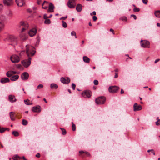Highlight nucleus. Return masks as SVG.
I'll return each mask as SVG.
<instances>
[{
	"label": "nucleus",
	"instance_id": "obj_28",
	"mask_svg": "<svg viewBox=\"0 0 160 160\" xmlns=\"http://www.w3.org/2000/svg\"><path fill=\"white\" fill-rule=\"evenodd\" d=\"M5 26V25L4 22H0V32H1L2 30L4 29Z\"/></svg>",
	"mask_w": 160,
	"mask_h": 160
},
{
	"label": "nucleus",
	"instance_id": "obj_21",
	"mask_svg": "<svg viewBox=\"0 0 160 160\" xmlns=\"http://www.w3.org/2000/svg\"><path fill=\"white\" fill-rule=\"evenodd\" d=\"M10 82L9 79L8 78H2L0 80L1 83L4 84L6 82Z\"/></svg>",
	"mask_w": 160,
	"mask_h": 160
},
{
	"label": "nucleus",
	"instance_id": "obj_24",
	"mask_svg": "<svg viewBox=\"0 0 160 160\" xmlns=\"http://www.w3.org/2000/svg\"><path fill=\"white\" fill-rule=\"evenodd\" d=\"M19 78V76L17 75H15L13 76H12L10 79L12 81H15L17 80Z\"/></svg>",
	"mask_w": 160,
	"mask_h": 160
},
{
	"label": "nucleus",
	"instance_id": "obj_14",
	"mask_svg": "<svg viewBox=\"0 0 160 160\" xmlns=\"http://www.w3.org/2000/svg\"><path fill=\"white\" fill-rule=\"evenodd\" d=\"M37 32L36 29L35 28H33L31 29L28 32V34L29 36L32 37L35 35Z\"/></svg>",
	"mask_w": 160,
	"mask_h": 160
},
{
	"label": "nucleus",
	"instance_id": "obj_6",
	"mask_svg": "<svg viewBox=\"0 0 160 160\" xmlns=\"http://www.w3.org/2000/svg\"><path fill=\"white\" fill-rule=\"evenodd\" d=\"M9 41L12 42L11 44L14 46L17 44V38L14 36H10L9 38Z\"/></svg>",
	"mask_w": 160,
	"mask_h": 160
},
{
	"label": "nucleus",
	"instance_id": "obj_35",
	"mask_svg": "<svg viewBox=\"0 0 160 160\" xmlns=\"http://www.w3.org/2000/svg\"><path fill=\"white\" fill-rule=\"evenodd\" d=\"M120 20H122V21H127V19L126 17L125 16H123L121 17V18H120Z\"/></svg>",
	"mask_w": 160,
	"mask_h": 160
},
{
	"label": "nucleus",
	"instance_id": "obj_12",
	"mask_svg": "<svg viewBox=\"0 0 160 160\" xmlns=\"http://www.w3.org/2000/svg\"><path fill=\"white\" fill-rule=\"evenodd\" d=\"M32 110L33 112L38 113L41 111V108L40 106L38 105L32 107Z\"/></svg>",
	"mask_w": 160,
	"mask_h": 160
},
{
	"label": "nucleus",
	"instance_id": "obj_13",
	"mask_svg": "<svg viewBox=\"0 0 160 160\" xmlns=\"http://www.w3.org/2000/svg\"><path fill=\"white\" fill-rule=\"evenodd\" d=\"M8 100L12 103L15 102L17 101L15 96L11 94L8 96Z\"/></svg>",
	"mask_w": 160,
	"mask_h": 160
},
{
	"label": "nucleus",
	"instance_id": "obj_53",
	"mask_svg": "<svg viewBox=\"0 0 160 160\" xmlns=\"http://www.w3.org/2000/svg\"><path fill=\"white\" fill-rule=\"evenodd\" d=\"M36 157L38 158H39L40 157V154L39 153H37V154L36 155Z\"/></svg>",
	"mask_w": 160,
	"mask_h": 160
},
{
	"label": "nucleus",
	"instance_id": "obj_58",
	"mask_svg": "<svg viewBox=\"0 0 160 160\" xmlns=\"http://www.w3.org/2000/svg\"><path fill=\"white\" fill-rule=\"evenodd\" d=\"M118 73H116L115 74V76H114V78H118Z\"/></svg>",
	"mask_w": 160,
	"mask_h": 160
},
{
	"label": "nucleus",
	"instance_id": "obj_4",
	"mask_svg": "<svg viewBox=\"0 0 160 160\" xmlns=\"http://www.w3.org/2000/svg\"><path fill=\"white\" fill-rule=\"evenodd\" d=\"M119 89V88L117 86H112L109 87L108 90L110 92L113 93L116 92Z\"/></svg>",
	"mask_w": 160,
	"mask_h": 160
},
{
	"label": "nucleus",
	"instance_id": "obj_29",
	"mask_svg": "<svg viewBox=\"0 0 160 160\" xmlns=\"http://www.w3.org/2000/svg\"><path fill=\"white\" fill-rule=\"evenodd\" d=\"M50 88H51L56 89L58 88V85L56 84H51L50 85Z\"/></svg>",
	"mask_w": 160,
	"mask_h": 160
},
{
	"label": "nucleus",
	"instance_id": "obj_11",
	"mask_svg": "<svg viewBox=\"0 0 160 160\" xmlns=\"http://www.w3.org/2000/svg\"><path fill=\"white\" fill-rule=\"evenodd\" d=\"M91 92L89 90H87L85 91L82 92V96L85 98H89L91 96Z\"/></svg>",
	"mask_w": 160,
	"mask_h": 160
},
{
	"label": "nucleus",
	"instance_id": "obj_37",
	"mask_svg": "<svg viewBox=\"0 0 160 160\" xmlns=\"http://www.w3.org/2000/svg\"><path fill=\"white\" fill-rule=\"evenodd\" d=\"M44 23L46 24H50L51 23V21L49 19H47L45 20L44 21Z\"/></svg>",
	"mask_w": 160,
	"mask_h": 160
},
{
	"label": "nucleus",
	"instance_id": "obj_22",
	"mask_svg": "<svg viewBox=\"0 0 160 160\" xmlns=\"http://www.w3.org/2000/svg\"><path fill=\"white\" fill-rule=\"evenodd\" d=\"M82 5L80 4H78L76 7V9L77 11L78 12H80L82 10Z\"/></svg>",
	"mask_w": 160,
	"mask_h": 160
},
{
	"label": "nucleus",
	"instance_id": "obj_30",
	"mask_svg": "<svg viewBox=\"0 0 160 160\" xmlns=\"http://www.w3.org/2000/svg\"><path fill=\"white\" fill-rule=\"evenodd\" d=\"M155 16L158 18H160V11H156L155 12Z\"/></svg>",
	"mask_w": 160,
	"mask_h": 160
},
{
	"label": "nucleus",
	"instance_id": "obj_43",
	"mask_svg": "<svg viewBox=\"0 0 160 160\" xmlns=\"http://www.w3.org/2000/svg\"><path fill=\"white\" fill-rule=\"evenodd\" d=\"M43 87V85L42 84H39L37 87V89H40L42 88Z\"/></svg>",
	"mask_w": 160,
	"mask_h": 160
},
{
	"label": "nucleus",
	"instance_id": "obj_8",
	"mask_svg": "<svg viewBox=\"0 0 160 160\" xmlns=\"http://www.w3.org/2000/svg\"><path fill=\"white\" fill-rule=\"evenodd\" d=\"M10 59L13 63H17L20 61L19 57L16 55H12L10 58Z\"/></svg>",
	"mask_w": 160,
	"mask_h": 160
},
{
	"label": "nucleus",
	"instance_id": "obj_9",
	"mask_svg": "<svg viewBox=\"0 0 160 160\" xmlns=\"http://www.w3.org/2000/svg\"><path fill=\"white\" fill-rule=\"evenodd\" d=\"M150 42L149 41L142 40L141 41V45L142 47L146 48L149 47Z\"/></svg>",
	"mask_w": 160,
	"mask_h": 160
},
{
	"label": "nucleus",
	"instance_id": "obj_3",
	"mask_svg": "<svg viewBox=\"0 0 160 160\" xmlns=\"http://www.w3.org/2000/svg\"><path fill=\"white\" fill-rule=\"evenodd\" d=\"M106 99L104 97H98L95 99V102L97 104H103L106 101Z\"/></svg>",
	"mask_w": 160,
	"mask_h": 160
},
{
	"label": "nucleus",
	"instance_id": "obj_64",
	"mask_svg": "<svg viewBox=\"0 0 160 160\" xmlns=\"http://www.w3.org/2000/svg\"><path fill=\"white\" fill-rule=\"evenodd\" d=\"M89 26H92V24L91 23V22H89Z\"/></svg>",
	"mask_w": 160,
	"mask_h": 160
},
{
	"label": "nucleus",
	"instance_id": "obj_46",
	"mask_svg": "<svg viewBox=\"0 0 160 160\" xmlns=\"http://www.w3.org/2000/svg\"><path fill=\"white\" fill-rule=\"evenodd\" d=\"M156 124L157 125H160V120H158L157 122H155Z\"/></svg>",
	"mask_w": 160,
	"mask_h": 160
},
{
	"label": "nucleus",
	"instance_id": "obj_19",
	"mask_svg": "<svg viewBox=\"0 0 160 160\" xmlns=\"http://www.w3.org/2000/svg\"><path fill=\"white\" fill-rule=\"evenodd\" d=\"M25 0H16V2L18 6H22L24 3Z\"/></svg>",
	"mask_w": 160,
	"mask_h": 160
},
{
	"label": "nucleus",
	"instance_id": "obj_5",
	"mask_svg": "<svg viewBox=\"0 0 160 160\" xmlns=\"http://www.w3.org/2000/svg\"><path fill=\"white\" fill-rule=\"evenodd\" d=\"M31 58L29 57L28 59L24 60L22 62V64L25 67H28L31 63Z\"/></svg>",
	"mask_w": 160,
	"mask_h": 160
},
{
	"label": "nucleus",
	"instance_id": "obj_39",
	"mask_svg": "<svg viewBox=\"0 0 160 160\" xmlns=\"http://www.w3.org/2000/svg\"><path fill=\"white\" fill-rule=\"evenodd\" d=\"M72 129L73 131H75L76 130L75 125L73 122L72 123Z\"/></svg>",
	"mask_w": 160,
	"mask_h": 160
},
{
	"label": "nucleus",
	"instance_id": "obj_18",
	"mask_svg": "<svg viewBox=\"0 0 160 160\" xmlns=\"http://www.w3.org/2000/svg\"><path fill=\"white\" fill-rule=\"evenodd\" d=\"M3 2L5 5L10 6L12 5V0H3Z\"/></svg>",
	"mask_w": 160,
	"mask_h": 160
},
{
	"label": "nucleus",
	"instance_id": "obj_54",
	"mask_svg": "<svg viewBox=\"0 0 160 160\" xmlns=\"http://www.w3.org/2000/svg\"><path fill=\"white\" fill-rule=\"evenodd\" d=\"M44 19H47L48 18V17H47V16L46 15H44Z\"/></svg>",
	"mask_w": 160,
	"mask_h": 160
},
{
	"label": "nucleus",
	"instance_id": "obj_36",
	"mask_svg": "<svg viewBox=\"0 0 160 160\" xmlns=\"http://www.w3.org/2000/svg\"><path fill=\"white\" fill-rule=\"evenodd\" d=\"M28 123V122L25 119H23L22 122V124L24 125H26Z\"/></svg>",
	"mask_w": 160,
	"mask_h": 160
},
{
	"label": "nucleus",
	"instance_id": "obj_33",
	"mask_svg": "<svg viewBox=\"0 0 160 160\" xmlns=\"http://www.w3.org/2000/svg\"><path fill=\"white\" fill-rule=\"evenodd\" d=\"M79 152L80 153H84L86 154L88 156H90V154L87 152L85 151H81Z\"/></svg>",
	"mask_w": 160,
	"mask_h": 160
},
{
	"label": "nucleus",
	"instance_id": "obj_63",
	"mask_svg": "<svg viewBox=\"0 0 160 160\" xmlns=\"http://www.w3.org/2000/svg\"><path fill=\"white\" fill-rule=\"evenodd\" d=\"M27 38V37H24L23 38H22V39L23 40H25Z\"/></svg>",
	"mask_w": 160,
	"mask_h": 160
},
{
	"label": "nucleus",
	"instance_id": "obj_40",
	"mask_svg": "<svg viewBox=\"0 0 160 160\" xmlns=\"http://www.w3.org/2000/svg\"><path fill=\"white\" fill-rule=\"evenodd\" d=\"M147 152H152L154 155H155V152L154 150L153 149H150L148 150Z\"/></svg>",
	"mask_w": 160,
	"mask_h": 160
},
{
	"label": "nucleus",
	"instance_id": "obj_34",
	"mask_svg": "<svg viewBox=\"0 0 160 160\" xmlns=\"http://www.w3.org/2000/svg\"><path fill=\"white\" fill-rule=\"evenodd\" d=\"M12 134L15 137L18 136L19 135L18 132L16 131H13L12 132Z\"/></svg>",
	"mask_w": 160,
	"mask_h": 160
},
{
	"label": "nucleus",
	"instance_id": "obj_15",
	"mask_svg": "<svg viewBox=\"0 0 160 160\" xmlns=\"http://www.w3.org/2000/svg\"><path fill=\"white\" fill-rule=\"evenodd\" d=\"M133 108L134 111H139L142 109V106L140 105H138L137 103H136L133 105Z\"/></svg>",
	"mask_w": 160,
	"mask_h": 160
},
{
	"label": "nucleus",
	"instance_id": "obj_10",
	"mask_svg": "<svg viewBox=\"0 0 160 160\" xmlns=\"http://www.w3.org/2000/svg\"><path fill=\"white\" fill-rule=\"evenodd\" d=\"M60 81L63 84H68L70 82V79L68 77H67L66 78L62 77L61 78Z\"/></svg>",
	"mask_w": 160,
	"mask_h": 160
},
{
	"label": "nucleus",
	"instance_id": "obj_1",
	"mask_svg": "<svg viewBox=\"0 0 160 160\" xmlns=\"http://www.w3.org/2000/svg\"><path fill=\"white\" fill-rule=\"evenodd\" d=\"M26 53L27 55L29 56L30 55L33 56L34 55L36 52L34 50V48L31 46L26 45Z\"/></svg>",
	"mask_w": 160,
	"mask_h": 160
},
{
	"label": "nucleus",
	"instance_id": "obj_17",
	"mask_svg": "<svg viewBox=\"0 0 160 160\" xmlns=\"http://www.w3.org/2000/svg\"><path fill=\"white\" fill-rule=\"evenodd\" d=\"M54 8V5L52 3H50L49 5V8L48 10V12H53Z\"/></svg>",
	"mask_w": 160,
	"mask_h": 160
},
{
	"label": "nucleus",
	"instance_id": "obj_23",
	"mask_svg": "<svg viewBox=\"0 0 160 160\" xmlns=\"http://www.w3.org/2000/svg\"><path fill=\"white\" fill-rule=\"evenodd\" d=\"M10 116L12 120H14L15 119L14 113L13 112H11L9 113Z\"/></svg>",
	"mask_w": 160,
	"mask_h": 160
},
{
	"label": "nucleus",
	"instance_id": "obj_59",
	"mask_svg": "<svg viewBox=\"0 0 160 160\" xmlns=\"http://www.w3.org/2000/svg\"><path fill=\"white\" fill-rule=\"evenodd\" d=\"M124 93V91L122 89H121L120 93L121 94H123Z\"/></svg>",
	"mask_w": 160,
	"mask_h": 160
},
{
	"label": "nucleus",
	"instance_id": "obj_45",
	"mask_svg": "<svg viewBox=\"0 0 160 160\" xmlns=\"http://www.w3.org/2000/svg\"><path fill=\"white\" fill-rule=\"evenodd\" d=\"M93 83L95 85H98V82L97 80H95L94 81Z\"/></svg>",
	"mask_w": 160,
	"mask_h": 160
},
{
	"label": "nucleus",
	"instance_id": "obj_52",
	"mask_svg": "<svg viewBox=\"0 0 160 160\" xmlns=\"http://www.w3.org/2000/svg\"><path fill=\"white\" fill-rule=\"evenodd\" d=\"M97 19V17L95 16H94L93 17V19L94 21H96Z\"/></svg>",
	"mask_w": 160,
	"mask_h": 160
},
{
	"label": "nucleus",
	"instance_id": "obj_49",
	"mask_svg": "<svg viewBox=\"0 0 160 160\" xmlns=\"http://www.w3.org/2000/svg\"><path fill=\"white\" fill-rule=\"evenodd\" d=\"M67 18V16L64 17H62L60 18V20H65Z\"/></svg>",
	"mask_w": 160,
	"mask_h": 160
},
{
	"label": "nucleus",
	"instance_id": "obj_41",
	"mask_svg": "<svg viewBox=\"0 0 160 160\" xmlns=\"http://www.w3.org/2000/svg\"><path fill=\"white\" fill-rule=\"evenodd\" d=\"M71 35L72 36H74L75 37V38H77L76 34V33L75 32H74V31H72V32H71Z\"/></svg>",
	"mask_w": 160,
	"mask_h": 160
},
{
	"label": "nucleus",
	"instance_id": "obj_42",
	"mask_svg": "<svg viewBox=\"0 0 160 160\" xmlns=\"http://www.w3.org/2000/svg\"><path fill=\"white\" fill-rule=\"evenodd\" d=\"M140 11V9L138 8H134L133 9V11L135 12H137Z\"/></svg>",
	"mask_w": 160,
	"mask_h": 160
},
{
	"label": "nucleus",
	"instance_id": "obj_48",
	"mask_svg": "<svg viewBox=\"0 0 160 160\" xmlns=\"http://www.w3.org/2000/svg\"><path fill=\"white\" fill-rule=\"evenodd\" d=\"M131 17L133 18L134 19H135V20H136L137 19V17H136V16L135 15L132 14L131 15Z\"/></svg>",
	"mask_w": 160,
	"mask_h": 160
},
{
	"label": "nucleus",
	"instance_id": "obj_20",
	"mask_svg": "<svg viewBox=\"0 0 160 160\" xmlns=\"http://www.w3.org/2000/svg\"><path fill=\"white\" fill-rule=\"evenodd\" d=\"M6 14L9 18H11L13 15L12 11L10 9L8 10L6 12Z\"/></svg>",
	"mask_w": 160,
	"mask_h": 160
},
{
	"label": "nucleus",
	"instance_id": "obj_44",
	"mask_svg": "<svg viewBox=\"0 0 160 160\" xmlns=\"http://www.w3.org/2000/svg\"><path fill=\"white\" fill-rule=\"evenodd\" d=\"M20 158L17 155H15V156L14 157L13 160H17L16 159V158Z\"/></svg>",
	"mask_w": 160,
	"mask_h": 160
},
{
	"label": "nucleus",
	"instance_id": "obj_62",
	"mask_svg": "<svg viewBox=\"0 0 160 160\" xmlns=\"http://www.w3.org/2000/svg\"><path fill=\"white\" fill-rule=\"evenodd\" d=\"M45 3H47V2L46 1H44L43 3L42 4V6H43L44 4Z\"/></svg>",
	"mask_w": 160,
	"mask_h": 160
},
{
	"label": "nucleus",
	"instance_id": "obj_27",
	"mask_svg": "<svg viewBox=\"0 0 160 160\" xmlns=\"http://www.w3.org/2000/svg\"><path fill=\"white\" fill-rule=\"evenodd\" d=\"M83 61L86 63H88L90 62V59L87 56H84L83 58Z\"/></svg>",
	"mask_w": 160,
	"mask_h": 160
},
{
	"label": "nucleus",
	"instance_id": "obj_26",
	"mask_svg": "<svg viewBox=\"0 0 160 160\" xmlns=\"http://www.w3.org/2000/svg\"><path fill=\"white\" fill-rule=\"evenodd\" d=\"M6 18L5 16L3 15H1L0 16V22H4L6 20Z\"/></svg>",
	"mask_w": 160,
	"mask_h": 160
},
{
	"label": "nucleus",
	"instance_id": "obj_50",
	"mask_svg": "<svg viewBox=\"0 0 160 160\" xmlns=\"http://www.w3.org/2000/svg\"><path fill=\"white\" fill-rule=\"evenodd\" d=\"M90 15H91V16H92L93 15H96V12L95 11H93L92 13H90Z\"/></svg>",
	"mask_w": 160,
	"mask_h": 160
},
{
	"label": "nucleus",
	"instance_id": "obj_38",
	"mask_svg": "<svg viewBox=\"0 0 160 160\" xmlns=\"http://www.w3.org/2000/svg\"><path fill=\"white\" fill-rule=\"evenodd\" d=\"M60 129L62 130V134L65 135L66 133V130L62 128H60Z\"/></svg>",
	"mask_w": 160,
	"mask_h": 160
},
{
	"label": "nucleus",
	"instance_id": "obj_47",
	"mask_svg": "<svg viewBox=\"0 0 160 160\" xmlns=\"http://www.w3.org/2000/svg\"><path fill=\"white\" fill-rule=\"evenodd\" d=\"M75 87H76V85L75 84H74V83H72V88L73 89V90H75Z\"/></svg>",
	"mask_w": 160,
	"mask_h": 160
},
{
	"label": "nucleus",
	"instance_id": "obj_51",
	"mask_svg": "<svg viewBox=\"0 0 160 160\" xmlns=\"http://www.w3.org/2000/svg\"><path fill=\"white\" fill-rule=\"evenodd\" d=\"M142 2L143 3L147 4L148 3L147 0H142Z\"/></svg>",
	"mask_w": 160,
	"mask_h": 160
},
{
	"label": "nucleus",
	"instance_id": "obj_32",
	"mask_svg": "<svg viewBox=\"0 0 160 160\" xmlns=\"http://www.w3.org/2000/svg\"><path fill=\"white\" fill-rule=\"evenodd\" d=\"M62 26L64 28H66L67 27V23L64 21H62Z\"/></svg>",
	"mask_w": 160,
	"mask_h": 160
},
{
	"label": "nucleus",
	"instance_id": "obj_60",
	"mask_svg": "<svg viewBox=\"0 0 160 160\" xmlns=\"http://www.w3.org/2000/svg\"><path fill=\"white\" fill-rule=\"evenodd\" d=\"M47 8V6H44V7H42V8H43V9H46Z\"/></svg>",
	"mask_w": 160,
	"mask_h": 160
},
{
	"label": "nucleus",
	"instance_id": "obj_16",
	"mask_svg": "<svg viewBox=\"0 0 160 160\" xmlns=\"http://www.w3.org/2000/svg\"><path fill=\"white\" fill-rule=\"evenodd\" d=\"M29 75L28 72H25L22 73L21 75L22 79L23 80H26L28 79Z\"/></svg>",
	"mask_w": 160,
	"mask_h": 160
},
{
	"label": "nucleus",
	"instance_id": "obj_31",
	"mask_svg": "<svg viewBox=\"0 0 160 160\" xmlns=\"http://www.w3.org/2000/svg\"><path fill=\"white\" fill-rule=\"evenodd\" d=\"M24 102L27 105H31L32 104V103L30 102V101L28 99H27L26 100H24Z\"/></svg>",
	"mask_w": 160,
	"mask_h": 160
},
{
	"label": "nucleus",
	"instance_id": "obj_57",
	"mask_svg": "<svg viewBox=\"0 0 160 160\" xmlns=\"http://www.w3.org/2000/svg\"><path fill=\"white\" fill-rule=\"evenodd\" d=\"M110 31L111 32H112V33H113V34H114V30H113V29H112L111 28V29H110Z\"/></svg>",
	"mask_w": 160,
	"mask_h": 160
},
{
	"label": "nucleus",
	"instance_id": "obj_55",
	"mask_svg": "<svg viewBox=\"0 0 160 160\" xmlns=\"http://www.w3.org/2000/svg\"><path fill=\"white\" fill-rule=\"evenodd\" d=\"M3 7V5L2 4H0V10H2Z\"/></svg>",
	"mask_w": 160,
	"mask_h": 160
},
{
	"label": "nucleus",
	"instance_id": "obj_7",
	"mask_svg": "<svg viewBox=\"0 0 160 160\" xmlns=\"http://www.w3.org/2000/svg\"><path fill=\"white\" fill-rule=\"evenodd\" d=\"M75 0H68L67 3L68 7L70 8H73L76 6Z\"/></svg>",
	"mask_w": 160,
	"mask_h": 160
},
{
	"label": "nucleus",
	"instance_id": "obj_25",
	"mask_svg": "<svg viewBox=\"0 0 160 160\" xmlns=\"http://www.w3.org/2000/svg\"><path fill=\"white\" fill-rule=\"evenodd\" d=\"M13 74V71H9L6 73V76L8 77H11Z\"/></svg>",
	"mask_w": 160,
	"mask_h": 160
},
{
	"label": "nucleus",
	"instance_id": "obj_2",
	"mask_svg": "<svg viewBox=\"0 0 160 160\" xmlns=\"http://www.w3.org/2000/svg\"><path fill=\"white\" fill-rule=\"evenodd\" d=\"M19 27L20 28H22L21 32H22L25 30L28 29V25L27 22L21 21L20 23Z\"/></svg>",
	"mask_w": 160,
	"mask_h": 160
},
{
	"label": "nucleus",
	"instance_id": "obj_56",
	"mask_svg": "<svg viewBox=\"0 0 160 160\" xmlns=\"http://www.w3.org/2000/svg\"><path fill=\"white\" fill-rule=\"evenodd\" d=\"M160 60V59H156L155 61V63H157L158 62L159 60Z\"/></svg>",
	"mask_w": 160,
	"mask_h": 160
},
{
	"label": "nucleus",
	"instance_id": "obj_61",
	"mask_svg": "<svg viewBox=\"0 0 160 160\" xmlns=\"http://www.w3.org/2000/svg\"><path fill=\"white\" fill-rule=\"evenodd\" d=\"M157 25L158 27H160V23H157Z\"/></svg>",
	"mask_w": 160,
	"mask_h": 160
}]
</instances>
